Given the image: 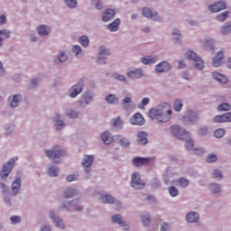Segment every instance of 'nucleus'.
Masks as SVG:
<instances>
[{"label":"nucleus","mask_w":231,"mask_h":231,"mask_svg":"<svg viewBox=\"0 0 231 231\" xmlns=\"http://www.w3.org/2000/svg\"><path fill=\"white\" fill-rule=\"evenodd\" d=\"M171 115H172V109L168 103H163L158 108H152L149 111V117L152 120H157V122L162 123L169 122Z\"/></svg>","instance_id":"1"},{"label":"nucleus","mask_w":231,"mask_h":231,"mask_svg":"<svg viewBox=\"0 0 231 231\" xmlns=\"http://www.w3.org/2000/svg\"><path fill=\"white\" fill-rule=\"evenodd\" d=\"M46 156L52 160L54 163H59L60 162L59 158L64 156L66 152L59 149V146H54L53 150H45Z\"/></svg>","instance_id":"2"},{"label":"nucleus","mask_w":231,"mask_h":231,"mask_svg":"<svg viewBox=\"0 0 231 231\" xmlns=\"http://www.w3.org/2000/svg\"><path fill=\"white\" fill-rule=\"evenodd\" d=\"M186 59L189 60H194L195 68H197V69H201L204 67L203 60H201V58H199L198 54L192 51H189L186 53Z\"/></svg>","instance_id":"3"},{"label":"nucleus","mask_w":231,"mask_h":231,"mask_svg":"<svg viewBox=\"0 0 231 231\" xmlns=\"http://www.w3.org/2000/svg\"><path fill=\"white\" fill-rule=\"evenodd\" d=\"M15 165V160L11 159L8 162H6L2 171H0V177L2 180H6L8 176H10V172H12V169H14V166Z\"/></svg>","instance_id":"4"},{"label":"nucleus","mask_w":231,"mask_h":231,"mask_svg":"<svg viewBox=\"0 0 231 231\" xmlns=\"http://www.w3.org/2000/svg\"><path fill=\"white\" fill-rule=\"evenodd\" d=\"M171 131L179 140H187L189 138V132L181 129L180 125H172Z\"/></svg>","instance_id":"5"},{"label":"nucleus","mask_w":231,"mask_h":231,"mask_svg":"<svg viewBox=\"0 0 231 231\" xmlns=\"http://www.w3.org/2000/svg\"><path fill=\"white\" fill-rule=\"evenodd\" d=\"M131 186L133 189H143L145 182L140 179V173L134 172L131 177Z\"/></svg>","instance_id":"6"},{"label":"nucleus","mask_w":231,"mask_h":231,"mask_svg":"<svg viewBox=\"0 0 231 231\" xmlns=\"http://www.w3.org/2000/svg\"><path fill=\"white\" fill-rule=\"evenodd\" d=\"M199 120V116L198 115V112L189 110L186 113V116H183V122L184 124H194V122H198Z\"/></svg>","instance_id":"7"},{"label":"nucleus","mask_w":231,"mask_h":231,"mask_svg":"<svg viewBox=\"0 0 231 231\" xmlns=\"http://www.w3.org/2000/svg\"><path fill=\"white\" fill-rule=\"evenodd\" d=\"M152 162V158L134 157L133 159V165L134 167H143V166L151 165Z\"/></svg>","instance_id":"8"},{"label":"nucleus","mask_w":231,"mask_h":231,"mask_svg":"<svg viewBox=\"0 0 231 231\" xmlns=\"http://www.w3.org/2000/svg\"><path fill=\"white\" fill-rule=\"evenodd\" d=\"M61 208L64 210H77L80 212L82 210V206H79V199L72 200L71 202H68L61 206Z\"/></svg>","instance_id":"9"},{"label":"nucleus","mask_w":231,"mask_h":231,"mask_svg":"<svg viewBox=\"0 0 231 231\" xmlns=\"http://www.w3.org/2000/svg\"><path fill=\"white\" fill-rule=\"evenodd\" d=\"M94 158L92 155H85L81 165L84 167V170L87 173H89L91 171V165L93 164Z\"/></svg>","instance_id":"10"},{"label":"nucleus","mask_w":231,"mask_h":231,"mask_svg":"<svg viewBox=\"0 0 231 231\" xmlns=\"http://www.w3.org/2000/svg\"><path fill=\"white\" fill-rule=\"evenodd\" d=\"M143 17H147L148 19H152L153 21H158L160 17L158 16V13L152 12L149 7H144L143 9Z\"/></svg>","instance_id":"11"},{"label":"nucleus","mask_w":231,"mask_h":231,"mask_svg":"<svg viewBox=\"0 0 231 231\" xmlns=\"http://www.w3.org/2000/svg\"><path fill=\"white\" fill-rule=\"evenodd\" d=\"M225 8H226V4L225 2H217L208 6L209 12H212L213 14L221 12V10H225Z\"/></svg>","instance_id":"12"},{"label":"nucleus","mask_w":231,"mask_h":231,"mask_svg":"<svg viewBox=\"0 0 231 231\" xmlns=\"http://www.w3.org/2000/svg\"><path fill=\"white\" fill-rule=\"evenodd\" d=\"M130 123L133 125H143L145 119H143V116H142L140 113H137L130 118Z\"/></svg>","instance_id":"13"},{"label":"nucleus","mask_w":231,"mask_h":231,"mask_svg":"<svg viewBox=\"0 0 231 231\" xmlns=\"http://www.w3.org/2000/svg\"><path fill=\"white\" fill-rule=\"evenodd\" d=\"M72 92L70 93V98H75L77 95H80L82 93V89H84V83L79 81L75 86L72 87Z\"/></svg>","instance_id":"14"},{"label":"nucleus","mask_w":231,"mask_h":231,"mask_svg":"<svg viewBox=\"0 0 231 231\" xmlns=\"http://www.w3.org/2000/svg\"><path fill=\"white\" fill-rule=\"evenodd\" d=\"M50 217L58 228H64V222L59 217L55 215V212H50Z\"/></svg>","instance_id":"15"},{"label":"nucleus","mask_w":231,"mask_h":231,"mask_svg":"<svg viewBox=\"0 0 231 231\" xmlns=\"http://www.w3.org/2000/svg\"><path fill=\"white\" fill-rule=\"evenodd\" d=\"M171 69V65L167 63V61H162L156 65L155 70L157 73H163L165 71H169Z\"/></svg>","instance_id":"16"},{"label":"nucleus","mask_w":231,"mask_h":231,"mask_svg":"<svg viewBox=\"0 0 231 231\" xmlns=\"http://www.w3.org/2000/svg\"><path fill=\"white\" fill-rule=\"evenodd\" d=\"M223 51L217 52V56L213 58V66L214 68H219L221 64H223V57H224Z\"/></svg>","instance_id":"17"},{"label":"nucleus","mask_w":231,"mask_h":231,"mask_svg":"<svg viewBox=\"0 0 231 231\" xmlns=\"http://www.w3.org/2000/svg\"><path fill=\"white\" fill-rule=\"evenodd\" d=\"M111 219L113 223H116L117 225H120V226H123L124 230H129V225L124 224V221L122 220V217H120V215L113 216Z\"/></svg>","instance_id":"18"},{"label":"nucleus","mask_w":231,"mask_h":231,"mask_svg":"<svg viewBox=\"0 0 231 231\" xmlns=\"http://www.w3.org/2000/svg\"><path fill=\"white\" fill-rule=\"evenodd\" d=\"M127 77L128 79H142V77H143V72L142 69H137L127 72Z\"/></svg>","instance_id":"19"},{"label":"nucleus","mask_w":231,"mask_h":231,"mask_svg":"<svg viewBox=\"0 0 231 231\" xmlns=\"http://www.w3.org/2000/svg\"><path fill=\"white\" fill-rule=\"evenodd\" d=\"M212 77L214 80H217L220 84H226L228 82V79H226L225 75H222L218 72H213Z\"/></svg>","instance_id":"20"},{"label":"nucleus","mask_w":231,"mask_h":231,"mask_svg":"<svg viewBox=\"0 0 231 231\" xmlns=\"http://www.w3.org/2000/svg\"><path fill=\"white\" fill-rule=\"evenodd\" d=\"M137 143L139 145H145L147 143V134L145 132H138Z\"/></svg>","instance_id":"21"},{"label":"nucleus","mask_w":231,"mask_h":231,"mask_svg":"<svg viewBox=\"0 0 231 231\" xmlns=\"http://www.w3.org/2000/svg\"><path fill=\"white\" fill-rule=\"evenodd\" d=\"M19 190H21V179H16L12 184V192L14 196L19 194Z\"/></svg>","instance_id":"22"},{"label":"nucleus","mask_w":231,"mask_h":231,"mask_svg":"<svg viewBox=\"0 0 231 231\" xmlns=\"http://www.w3.org/2000/svg\"><path fill=\"white\" fill-rule=\"evenodd\" d=\"M198 219H199V215L197 212H189L186 216V221H188V223H196Z\"/></svg>","instance_id":"23"},{"label":"nucleus","mask_w":231,"mask_h":231,"mask_svg":"<svg viewBox=\"0 0 231 231\" xmlns=\"http://www.w3.org/2000/svg\"><path fill=\"white\" fill-rule=\"evenodd\" d=\"M115 17V10L106 9L105 14H103V21L107 23V21H111Z\"/></svg>","instance_id":"24"},{"label":"nucleus","mask_w":231,"mask_h":231,"mask_svg":"<svg viewBox=\"0 0 231 231\" xmlns=\"http://www.w3.org/2000/svg\"><path fill=\"white\" fill-rule=\"evenodd\" d=\"M101 140L106 143V145H109V143H113V137L111 136V133L105 132L101 134Z\"/></svg>","instance_id":"25"},{"label":"nucleus","mask_w":231,"mask_h":231,"mask_svg":"<svg viewBox=\"0 0 231 231\" xmlns=\"http://www.w3.org/2000/svg\"><path fill=\"white\" fill-rule=\"evenodd\" d=\"M37 32L39 33V35H49L50 32H51V30L50 29V27L46 26V25H39L37 28Z\"/></svg>","instance_id":"26"},{"label":"nucleus","mask_w":231,"mask_h":231,"mask_svg":"<svg viewBox=\"0 0 231 231\" xmlns=\"http://www.w3.org/2000/svg\"><path fill=\"white\" fill-rule=\"evenodd\" d=\"M118 26H120V19H116L107 25V28L110 32H118Z\"/></svg>","instance_id":"27"},{"label":"nucleus","mask_w":231,"mask_h":231,"mask_svg":"<svg viewBox=\"0 0 231 231\" xmlns=\"http://www.w3.org/2000/svg\"><path fill=\"white\" fill-rule=\"evenodd\" d=\"M100 199H101L102 203H109V204L115 203V198H113V196H111L109 194H105V195L101 196Z\"/></svg>","instance_id":"28"},{"label":"nucleus","mask_w":231,"mask_h":231,"mask_svg":"<svg viewBox=\"0 0 231 231\" xmlns=\"http://www.w3.org/2000/svg\"><path fill=\"white\" fill-rule=\"evenodd\" d=\"M158 60L157 56H148L146 58L142 59L143 64H154Z\"/></svg>","instance_id":"29"},{"label":"nucleus","mask_w":231,"mask_h":231,"mask_svg":"<svg viewBox=\"0 0 231 231\" xmlns=\"http://www.w3.org/2000/svg\"><path fill=\"white\" fill-rule=\"evenodd\" d=\"M183 108V100L181 99H175L173 102V109L174 111H181V109Z\"/></svg>","instance_id":"30"},{"label":"nucleus","mask_w":231,"mask_h":231,"mask_svg":"<svg viewBox=\"0 0 231 231\" xmlns=\"http://www.w3.org/2000/svg\"><path fill=\"white\" fill-rule=\"evenodd\" d=\"M106 55H111V52L109 51V50H107L106 47L101 46L99 47V58H98V61L100 62V60H102V57H106Z\"/></svg>","instance_id":"31"},{"label":"nucleus","mask_w":231,"mask_h":231,"mask_svg":"<svg viewBox=\"0 0 231 231\" xmlns=\"http://www.w3.org/2000/svg\"><path fill=\"white\" fill-rule=\"evenodd\" d=\"M107 104H118V97L116 95L110 94L106 97Z\"/></svg>","instance_id":"32"},{"label":"nucleus","mask_w":231,"mask_h":231,"mask_svg":"<svg viewBox=\"0 0 231 231\" xmlns=\"http://www.w3.org/2000/svg\"><path fill=\"white\" fill-rule=\"evenodd\" d=\"M117 142L122 145V147H129V140L124 138L121 135L116 137Z\"/></svg>","instance_id":"33"},{"label":"nucleus","mask_w":231,"mask_h":231,"mask_svg":"<svg viewBox=\"0 0 231 231\" xmlns=\"http://www.w3.org/2000/svg\"><path fill=\"white\" fill-rule=\"evenodd\" d=\"M79 42L83 48H88V46H89V38H88V36H81L79 39Z\"/></svg>","instance_id":"34"},{"label":"nucleus","mask_w":231,"mask_h":231,"mask_svg":"<svg viewBox=\"0 0 231 231\" xmlns=\"http://www.w3.org/2000/svg\"><path fill=\"white\" fill-rule=\"evenodd\" d=\"M189 138H190V134H189ZM187 139V140H182L183 142H186L185 147L188 151H192L193 147H194V141L190 140V139Z\"/></svg>","instance_id":"35"},{"label":"nucleus","mask_w":231,"mask_h":231,"mask_svg":"<svg viewBox=\"0 0 231 231\" xmlns=\"http://www.w3.org/2000/svg\"><path fill=\"white\" fill-rule=\"evenodd\" d=\"M231 32V22H228L226 25H224L221 28V33H223V35H226L227 33H230Z\"/></svg>","instance_id":"36"},{"label":"nucleus","mask_w":231,"mask_h":231,"mask_svg":"<svg viewBox=\"0 0 231 231\" xmlns=\"http://www.w3.org/2000/svg\"><path fill=\"white\" fill-rule=\"evenodd\" d=\"M141 221L144 226H147V225L151 223V217L145 213L144 215L141 216Z\"/></svg>","instance_id":"37"},{"label":"nucleus","mask_w":231,"mask_h":231,"mask_svg":"<svg viewBox=\"0 0 231 231\" xmlns=\"http://www.w3.org/2000/svg\"><path fill=\"white\" fill-rule=\"evenodd\" d=\"M59 118H60V116L57 115L54 118V122H56V129L60 130L64 127L65 124L63 121L59 120Z\"/></svg>","instance_id":"38"},{"label":"nucleus","mask_w":231,"mask_h":231,"mask_svg":"<svg viewBox=\"0 0 231 231\" xmlns=\"http://www.w3.org/2000/svg\"><path fill=\"white\" fill-rule=\"evenodd\" d=\"M19 98H21V95H14L11 100V107H17L19 106Z\"/></svg>","instance_id":"39"},{"label":"nucleus","mask_w":231,"mask_h":231,"mask_svg":"<svg viewBox=\"0 0 231 231\" xmlns=\"http://www.w3.org/2000/svg\"><path fill=\"white\" fill-rule=\"evenodd\" d=\"M49 176H51V178H55L57 176H59V170L56 167H51L49 169Z\"/></svg>","instance_id":"40"},{"label":"nucleus","mask_w":231,"mask_h":231,"mask_svg":"<svg viewBox=\"0 0 231 231\" xmlns=\"http://www.w3.org/2000/svg\"><path fill=\"white\" fill-rule=\"evenodd\" d=\"M169 194H170V196H171V198H176V196H178V194H180V191L177 189L176 187L171 186L169 188Z\"/></svg>","instance_id":"41"},{"label":"nucleus","mask_w":231,"mask_h":231,"mask_svg":"<svg viewBox=\"0 0 231 231\" xmlns=\"http://www.w3.org/2000/svg\"><path fill=\"white\" fill-rule=\"evenodd\" d=\"M75 196V189L69 188L64 191V198H73Z\"/></svg>","instance_id":"42"},{"label":"nucleus","mask_w":231,"mask_h":231,"mask_svg":"<svg viewBox=\"0 0 231 231\" xmlns=\"http://www.w3.org/2000/svg\"><path fill=\"white\" fill-rule=\"evenodd\" d=\"M210 190L213 191L214 194H217L218 192H221V186L213 183L210 185Z\"/></svg>","instance_id":"43"},{"label":"nucleus","mask_w":231,"mask_h":231,"mask_svg":"<svg viewBox=\"0 0 231 231\" xmlns=\"http://www.w3.org/2000/svg\"><path fill=\"white\" fill-rule=\"evenodd\" d=\"M205 50H214V41L207 40L204 43Z\"/></svg>","instance_id":"44"},{"label":"nucleus","mask_w":231,"mask_h":231,"mask_svg":"<svg viewBox=\"0 0 231 231\" xmlns=\"http://www.w3.org/2000/svg\"><path fill=\"white\" fill-rule=\"evenodd\" d=\"M217 156L214 153L208 155V157L206 158V162L208 163H214V162H217Z\"/></svg>","instance_id":"45"},{"label":"nucleus","mask_w":231,"mask_h":231,"mask_svg":"<svg viewBox=\"0 0 231 231\" xmlns=\"http://www.w3.org/2000/svg\"><path fill=\"white\" fill-rule=\"evenodd\" d=\"M228 12H224L221 14H218L217 16V21H220V23H223L224 21H226V17H228Z\"/></svg>","instance_id":"46"},{"label":"nucleus","mask_w":231,"mask_h":231,"mask_svg":"<svg viewBox=\"0 0 231 231\" xmlns=\"http://www.w3.org/2000/svg\"><path fill=\"white\" fill-rule=\"evenodd\" d=\"M214 134L216 138H223V136H225V129L223 128L217 129Z\"/></svg>","instance_id":"47"},{"label":"nucleus","mask_w":231,"mask_h":231,"mask_svg":"<svg viewBox=\"0 0 231 231\" xmlns=\"http://www.w3.org/2000/svg\"><path fill=\"white\" fill-rule=\"evenodd\" d=\"M172 37H173V40L175 41V42H178V41H180V39H181V33H180V31L175 29L172 32Z\"/></svg>","instance_id":"48"},{"label":"nucleus","mask_w":231,"mask_h":231,"mask_svg":"<svg viewBox=\"0 0 231 231\" xmlns=\"http://www.w3.org/2000/svg\"><path fill=\"white\" fill-rule=\"evenodd\" d=\"M218 111H228L230 110V104L224 103L218 106Z\"/></svg>","instance_id":"49"},{"label":"nucleus","mask_w":231,"mask_h":231,"mask_svg":"<svg viewBox=\"0 0 231 231\" xmlns=\"http://www.w3.org/2000/svg\"><path fill=\"white\" fill-rule=\"evenodd\" d=\"M179 185H180L183 189H185V187H189V180L185 179V178H180L179 179Z\"/></svg>","instance_id":"50"},{"label":"nucleus","mask_w":231,"mask_h":231,"mask_svg":"<svg viewBox=\"0 0 231 231\" xmlns=\"http://www.w3.org/2000/svg\"><path fill=\"white\" fill-rule=\"evenodd\" d=\"M122 125H124V123L122 122V119H120V117H117L113 120L114 127H122Z\"/></svg>","instance_id":"51"},{"label":"nucleus","mask_w":231,"mask_h":231,"mask_svg":"<svg viewBox=\"0 0 231 231\" xmlns=\"http://www.w3.org/2000/svg\"><path fill=\"white\" fill-rule=\"evenodd\" d=\"M213 121L216 122L217 124H223L225 121V115L222 116H217L213 118Z\"/></svg>","instance_id":"52"},{"label":"nucleus","mask_w":231,"mask_h":231,"mask_svg":"<svg viewBox=\"0 0 231 231\" xmlns=\"http://www.w3.org/2000/svg\"><path fill=\"white\" fill-rule=\"evenodd\" d=\"M213 176L216 180H222L223 179V173H221V171H219V170H214L213 171Z\"/></svg>","instance_id":"53"},{"label":"nucleus","mask_w":231,"mask_h":231,"mask_svg":"<svg viewBox=\"0 0 231 231\" xmlns=\"http://www.w3.org/2000/svg\"><path fill=\"white\" fill-rule=\"evenodd\" d=\"M69 8H75L77 6V0H64Z\"/></svg>","instance_id":"54"},{"label":"nucleus","mask_w":231,"mask_h":231,"mask_svg":"<svg viewBox=\"0 0 231 231\" xmlns=\"http://www.w3.org/2000/svg\"><path fill=\"white\" fill-rule=\"evenodd\" d=\"M58 59L60 60V62H66V60H68V56L66 55V52H60Z\"/></svg>","instance_id":"55"},{"label":"nucleus","mask_w":231,"mask_h":231,"mask_svg":"<svg viewBox=\"0 0 231 231\" xmlns=\"http://www.w3.org/2000/svg\"><path fill=\"white\" fill-rule=\"evenodd\" d=\"M0 35H3L5 39H10V31L7 29L0 30Z\"/></svg>","instance_id":"56"},{"label":"nucleus","mask_w":231,"mask_h":231,"mask_svg":"<svg viewBox=\"0 0 231 231\" xmlns=\"http://www.w3.org/2000/svg\"><path fill=\"white\" fill-rule=\"evenodd\" d=\"M193 153L195 156H202V154H205V150L203 148H197L193 150Z\"/></svg>","instance_id":"57"},{"label":"nucleus","mask_w":231,"mask_h":231,"mask_svg":"<svg viewBox=\"0 0 231 231\" xmlns=\"http://www.w3.org/2000/svg\"><path fill=\"white\" fill-rule=\"evenodd\" d=\"M72 51L75 53V55H79V53H82V48H80L79 45H75L72 48Z\"/></svg>","instance_id":"58"},{"label":"nucleus","mask_w":231,"mask_h":231,"mask_svg":"<svg viewBox=\"0 0 231 231\" xmlns=\"http://www.w3.org/2000/svg\"><path fill=\"white\" fill-rule=\"evenodd\" d=\"M66 180L67 181H77L79 180V175H68Z\"/></svg>","instance_id":"59"},{"label":"nucleus","mask_w":231,"mask_h":231,"mask_svg":"<svg viewBox=\"0 0 231 231\" xmlns=\"http://www.w3.org/2000/svg\"><path fill=\"white\" fill-rule=\"evenodd\" d=\"M114 79L120 80V82H125V76L120 74H114Z\"/></svg>","instance_id":"60"},{"label":"nucleus","mask_w":231,"mask_h":231,"mask_svg":"<svg viewBox=\"0 0 231 231\" xmlns=\"http://www.w3.org/2000/svg\"><path fill=\"white\" fill-rule=\"evenodd\" d=\"M83 97L86 104H89L91 100H93V97L91 95L85 94Z\"/></svg>","instance_id":"61"},{"label":"nucleus","mask_w":231,"mask_h":231,"mask_svg":"<svg viewBox=\"0 0 231 231\" xmlns=\"http://www.w3.org/2000/svg\"><path fill=\"white\" fill-rule=\"evenodd\" d=\"M10 219H11L12 223H14V224L21 222V217H19V216H13V217H11Z\"/></svg>","instance_id":"62"},{"label":"nucleus","mask_w":231,"mask_h":231,"mask_svg":"<svg viewBox=\"0 0 231 231\" xmlns=\"http://www.w3.org/2000/svg\"><path fill=\"white\" fill-rule=\"evenodd\" d=\"M68 116H69V118H77L79 116V114L72 110L68 113Z\"/></svg>","instance_id":"63"},{"label":"nucleus","mask_w":231,"mask_h":231,"mask_svg":"<svg viewBox=\"0 0 231 231\" xmlns=\"http://www.w3.org/2000/svg\"><path fill=\"white\" fill-rule=\"evenodd\" d=\"M225 122H231V113L224 114Z\"/></svg>","instance_id":"64"}]
</instances>
